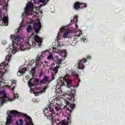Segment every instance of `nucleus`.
<instances>
[{
	"label": "nucleus",
	"mask_w": 125,
	"mask_h": 125,
	"mask_svg": "<svg viewBox=\"0 0 125 125\" xmlns=\"http://www.w3.org/2000/svg\"><path fill=\"white\" fill-rule=\"evenodd\" d=\"M10 39L12 40L13 44L9 46V48L13 54H15L17 52V49L15 47V44L19 50H26L31 48V42L28 38H21L16 35H11Z\"/></svg>",
	"instance_id": "obj_1"
},
{
	"label": "nucleus",
	"mask_w": 125,
	"mask_h": 125,
	"mask_svg": "<svg viewBox=\"0 0 125 125\" xmlns=\"http://www.w3.org/2000/svg\"><path fill=\"white\" fill-rule=\"evenodd\" d=\"M53 106L55 107V110L57 112H60L62 109V104H58L57 102L54 101H52L50 105L47 108H45L43 110L44 113L46 117H47L49 120H52L53 119V115L52 114H54V109L51 107Z\"/></svg>",
	"instance_id": "obj_2"
},
{
	"label": "nucleus",
	"mask_w": 125,
	"mask_h": 125,
	"mask_svg": "<svg viewBox=\"0 0 125 125\" xmlns=\"http://www.w3.org/2000/svg\"><path fill=\"white\" fill-rule=\"evenodd\" d=\"M27 25L28 27L27 32H28V33L31 32V30H32V26H33V29L34 30L35 32L39 33L41 30V27L42 26L39 20H36L34 23H33V22L28 23Z\"/></svg>",
	"instance_id": "obj_3"
},
{
	"label": "nucleus",
	"mask_w": 125,
	"mask_h": 125,
	"mask_svg": "<svg viewBox=\"0 0 125 125\" xmlns=\"http://www.w3.org/2000/svg\"><path fill=\"white\" fill-rule=\"evenodd\" d=\"M70 72L67 71L66 75L63 78V82H65V85L69 87H73V88H75V86L74 85H71V83H72V80H70V77L69 76H78V73L76 72H71V73H69Z\"/></svg>",
	"instance_id": "obj_4"
},
{
	"label": "nucleus",
	"mask_w": 125,
	"mask_h": 125,
	"mask_svg": "<svg viewBox=\"0 0 125 125\" xmlns=\"http://www.w3.org/2000/svg\"><path fill=\"white\" fill-rule=\"evenodd\" d=\"M0 67L1 68L0 69V82L1 80H3L2 76L5 74L6 71L8 70V64L3 62L0 64Z\"/></svg>",
	"instance_id": "obj_5"
},
{
	"label": "nucleus",
	"mask_w": 125,
	"mask_h": 125,
	"mask_svg": "<svg viewBox=\"0 0 125 125\" xmlns=\"http://www.w3.org/2000/svg\"><path fill=\"white\" fill-rule=\"evenodd\" d=\"M33 7H34V4L32 2L28 3L24 10V14L32 15L33 14Z\"/></svg>",
	"instance_id": "obj_6"
},
{
	"label": "nucleus",
	"mask_w": 125,
	"mask_h": 125,
	"mask_svg": "<svg viewBox=\"0 0 125 125\" xmlns=\"http://www.w3.org/2000/svg\"><path fill=\"white\" fill-rule=\"evenodd\" d=\"M0 25L1 26H7L8 22V17L7 14H4L3 15H0Z\"/></svg>",
	"instance_id": "obj_7"
},
{
	"label": "nucleus",
	"mask_w": 125,
	"mask_h": 125,
	"mask_svg": "<svg viewBox=\"0 0 125 125\" xmlns=\"http://www.w3.org/2000/svg\"><path fill=\"white\" fill-rule=\"evenodd\" d=\"M0 94L3 96L2 98H0V104H2L4 101H12V100L7 98L6 97V94H5V91H1L0 92Z\"/></svg>",
	"instance_id": "obj_8"
},
{
	"label": "nucleus",
	"mask_w": 125,
	"mask_h": 125,
	"mask_svg": "<svg viewBox=\"0 0 125 125\" xmlns=\"http://www.w3.org/2000/svg\"><path fill=\"white\" fill-rule=\"evenodd\" d=\"M53 51L57 52V53H61L62 54H63L64 58H65L67 56V53L66 52V50H62L59 49V47H53L52 48Z\"/></svg>",
	"instance_id": "obj_9"
},
{
	"label": "nucleus",
	"mask_w": 125,
	"mask_h": 125,
	"mask_svg": "<svg viewBox=\"0 0 125 125\" xmlns=\"http://www.w3.org/2000/svg\"><path fill=\"white\" fill-rule=\"evenodd\" d=\"M34 37L36 44H37L38 46H41L42 45V38H40L37 35H35Z\"/></svg>",
	"instance_id": "obj_10"
},
{
	"label": "nucleus",
	"mask_w": 125,
	"mask_h": 125,
	"mask_svg": "<svg viewBox=\"0 0 125 125\" xmlns=\"http://www.w3.org/2000/svg\"><path fill=\"white\" fill-rule=\"evenodd\" d=\"M73 90H71L70 92H68V94H64L63 96H65V98H66L67 100H71L72 98H74L75 97V95L73 93H72Z\"/></svg>",
	"instance_id": "obj_11"
},
{
	"label": "nucleus",
	"mask_w": 125,
	"mask_h": 125,
	"mask_svg": "<svg viewBox=\"0 0 125 125\" xmlns=\"http://www.w3.org/2000/svg\"><path fill=\"white\" fill-rule=\"evenodd\" d=\"M84 5V6H85V7H86V4L81 3L79 2H77L75 3L74 8L76 10H79L80 8H83V6H82V5Z\"/></svg>",
	"instance_id": "obj_12"
},
{
	"label": "nucleus",
	"mask_w": 125,
	"mask_h": 125,
	"mask_svg": "<svg viewBox=\"0 0 125 125\" xmlns=\"http://www.w3.org/2000/svg\"><path fill=\"white\" fill-rule=\"evenodd\" d=\"M85 61H86V60L85 59H83V60H79L78 64L76 65L77 68L78 69H83V63H84Z\"/></svg>",
	"instance_id": "obj_13"
},
{
	"label": "nucleus",
	"mask_w": 125,
	"mask_h": 125,
	"mask_svg": "<svg viewBox=\"0 0 125 125\" xmlns=\"http://www.w3.org/2000/svg\"><path fill=\"white\" fill-rule=\"evenodd\" d=\"M75 108V104H71L68 107H67V105L63 106V109H66L67 111H68V114L70 115L71 114V112H72V110Z\"/></svg>",
	"instance_id": "obj_14"
},
{
	"label": "nucleus",
	"mask_w": 125,
	"mask_h": 125,
	"mask_svg": "<svg viewBox=\"0 0 125 125\" xmlns=\"http://www.w3.org/2000/svg\"><path fill=\"white\" fill-rule=\"evenodd\" d=\"M7 87H9L10 90H13L15 86H16V81L13 80L12 82V84L11 85V86L7 85Z\"/></svg>",
	"instance_id": "obj_15"
},
{
	"label": "nucleus",
	"mask_w": 125,
	"mask_h": 125,
	"mask_svg": "<svg viewBox=\"0 0 125 125\" xmlns=\"http://www.w3.org/2000/svg\"><path fill=\"white\" fill-rule=\"evenodd\" d=\"M26 71H27V68L26 67L20 69L18 73V76H21V75H23L24 73L26 72Z\"/></svg>",
	"instance_id": "obj_16"
},
{
	"label": "nucleus",
	"mask_w": 125,
	"mask_h": 125,
	"mask_svg": "<svg viewBox=\"0 0 125 125\" xmlns=\"http://www.w3.org/2000/svg\"><path fill=\"white\" fill-rule=\"evenodd\" d=\"M9 114H11L12 115H15V116H21V115H22V113H19L16 110L10 111Z\"/></svg>",
	"instance_id": "obj_17"
},
{
	"label": "nucleus",
	"mask_w": 125,
	"mask_h": 125,
	"mask_svg": "<svg viewBox=\"0 0 125 125\" xmlns=\"http://www.w3.org/2000/svg\"><path fill=\"white\" fill-rule=\"evenodd\" d=\"M12 121V116L10 114H8V116L6 119V124H10Z\"/></svg>",
	"instance_id": "obj_18"
},
{
	"label": "nucleus",
	"mask_w": 125,
	"mask_h": 125,
	"mask_svg": "<svg viewBox=\"0 0 125 125\" xmlns=\"http://www.w3.org/2000/svg\"><path fill=\"white\" fill-rule=\"evenodd\" d=\"M57 125H68V122L66 120L62 121Z\"/></svg>",
	"instance_id": "obj_19"
},
{
	"label": "nucleus",
	"mask_w": 125,
	"mask_h": 125,
	"mask_svg": "<svg viewBox=\"0 0 125 125\" xmlns=\"http://www.w3.org/2000/svg\"><path fill=\"white\" fill-rule=\"evenodd\" d=\"M41 83H48V78L47 77H45L41 81Z\"/></svg>",
	"instance_id": "obj_20"
},
{
	"label": "nucleus",
	"mask_w": 125,
	"mask_h": 125,
	"mask_svg": "<svg viewBox=\"0 0 125 125\" xmlns=\"http://www.w3.org/2000/svg\"><path fill=\"white\" fill-rule=\"evenodd\" d=\"M83 34V32L80 29H78L75 32V36L76 37H80L81 35Z\"/></svg>",
	"instance_id": "obj_21"
},
{
	"label": "nucleus",
	"mask_w": 125,
	"mask_h": 125,
	"mask_svg": "<svg viewBox=\"0 0 125 125\" xmlns=\"http://www.w3.org/2000/svg\"><path fill=\"white\" fill-rule=\"evenodd\" d=\"M30 92H31V93H33L34 94H35V96H39V95H40V93H41V92H35L34 90H32V89H31Z\"/></svg>",
	"instance_id": "obj_22"
},
{
	"label": "nucleus",
	"mask_w": 125,
	"mask_h": 125,
	"mask_svg": "<svg viewBox=\"0 0 125 125\" xmlns=\"http://www.w3.org/2000/svg\"><path fill=\"white\" fill-rule=\"evenodd\" d=\"M17 125H23V120L22 119H20L19 121H17Z\"/></svg>",
	"instance_id": "obj_23"
},
{
	"label": "nucleus",
	"mask_w": 125,
	"mask_h": 125,
	"mask_svg": "<svg viewBox=\"0 0 125 125\" xmlns=\"http://www.w3.org/2000/svg\"><path fill=\"white\" fill-rule=\"evenodd\" d=\"M23 115L24 116V117H25V118H27V120L29 122V124H32V119L26 114H23Z\"/></svg>",
	"instance_id": "obj_24"
},
{
	"label": "nucleus",
	"mask_w": 125,
	"mask_h": 125,
	"mask_svg": "<svg viewBox=\"0 0 125 125\" xmlns=\"http://www.w3.org/2000/svg\"><path fill=\"white\" fill-rule=\"evenodd\" d=\"M58 69H59V66L54 67V68L53 69V71L54 72L55 74H57V72H58Z\"/></svg>",
	"instance_id": "obj_25"
},
{
	"label": "nucleus",
	"mask_w": 125,
	"mask_h": 125,
	"mask_svg": "<svg viewBox=\"0 0 125 125\" xmlns=\"http://www.w3.org/2000/svg\"><path fill=\"white\" fill-rule=\"evenodd\" d=\"M33 79H30V80L28 82V85L29 86V87H31L32 86H34V85H32V80Z\"/></svg>",
	"instance_id": "obj_26"
},
{
	"label": "nucleus",
	"mask_w": 125,
	"mask_h": 125,
	"mask_svg": "<svg viewBox=\"0 0 125 125\" xmlns=\"http://www.w3.org/2000/svg\"><path fill=\"white\" fill-rule=\"evenodd\" d=\"M11 59V55H8L6 57V60H7L8 62H9Z\"/></svg>",
	"instance_id": "obj_27"
},
{
	"label": "nucleus",
	"mask_w": 125,
	"mask_h": 125,
	"mask_svg": "<svg viewBox=\"0 0 125 125\" xmlns=\"http://www.w3.org/2000/svg\"><path fill=\"white\" fill-rule=\"evenodd\" d=\"M48 60H51V59H53V56H52V54L50 53V55L47 57Z\"/></svg>",
	"instance_id": "obj_28"
},
{
	"label": "nucleus",
	"mask_w": 125,
	"mask_h": 125,
	"mask_svg": "<svg viewBox=\"0 0 125 125\" xmlns=\"http://www.w3.org/2000/svg\"><path fill=\"white\" fill-rule=\"evenodd\" d=\"M77 22L78 21V17L77 16H75L73 19V20H71V22Z\"/></svg>",
	"instance_id": "obj_29"
},
{
	"label": "nucleus",
	"mask_w": 125,
	"mask_h": 125,
	"mask_svg": "<svg viewBox=\"0 0 125 125\" xmlns=\"http://www.w3.org/2000/svg\"><path fill=\"white\" fill-rule=\"evenodd\" d=\"M68 36H69L68 32H66V33H64V34H63L64 39H67V38H68Z\"/></svg>",
	"instance_id": "obj_30"
},
{
	"label": "nucleus",
	"mask_w": 125,
	"mask_h": 125,
	"mask_svg": "<svg viewBox=\"0 0 125 125\" xmlns=\"http://www.w3.org/2000/svg\"><path fill=\"white\" fill-rule=\"evenodd\" d=\"M66 29V27H62L60 29V31L59 32V34L61 33V32H64V30Z\"/></svg>",
	"instance_id": "obj_31"
},
{
	"label": "nucleus",
	"mask_w": 125,
	"mask_h": 125,
	"mask_svg": "<svg viewBox=\"0 0 125 125\" xmlns=\"http://www.w3.org/2000/svg\"><path fill=\"white\" fill-rule=\"evenodd\" d=\"M61 62H62V59H59L57 61V63H58V64H59V65L60 64Z\"/></svg>",
	"instance_id": "obj_32"
},
{
	"label": "nucleus",
	"mask_w": 125,
	"mask_h": 125,
	"mask_svg": "<svg viewBox=\"0 0 125 125\" xmlns=\"http://www.w3.org/2000/svg\"><path fill=\"white\" fill-rule=\"evenodd\" d=\"M45 89H46V88H43L42 91L38 92H41L40 93H39V94H42V93H44L45 92Z\"/></svg>",
	"instance_id": "obj_33"
},
{
	"label": "nucleus",
	"mask_w": 125,
	"mask_h": 125,
	"mask_svg": "<svg viewBox=\"0 0 125 125\" xmlns=\"http://www.w3.org/2000/svg\"><path fill=\"white\" fill-rule=\"evenodd\" d=\"M14 97H15V98H17V97H18V94H15L14 95Z\"/></svg>",
	"instance_id": "obj_34"
},
{
	"label": "nucleus",
	"mask_w": 125,
	"mask_h": 125,
	"mask_svg": "<svg viewBox=\"0 0 125 125\" xmlns=\"http://www.w3.org/2000/svg\"><path fill=\"white\" fill-rule=\"evenodd\" d=\"M45 0H40L39 2L43 3V2H45Z\"/></svg>",
	"instance_id": "obj_35"
},
{
	"label": "nucleus",
	"mask_w": 125,
	"mask_h": 125,
	"mask_svg": "<svg viewBox=\"0 0 125 125\" xmlns=\"http://www.w3.org/2000/svg\"><path fill=\"white\" fill-rule=\"evenodd\" d=\"M39 79H35V82L36 83H39Z\"/></svg>",
	"instance_id": "obj_36"
},
{
	"label": "nucleus",
	"mask_w": 125,
	"mask_h": 125,
	"mask_svg": "<svg viewBox=\"0 0 125 125\" xmlns=\"http://www.w3.org/2000/svg\"><path fill=\"white\" fill-rule=\"evenodd\" d=\"M82 41H83V42H86V39H85V38H83L82 39Z\"/></svg>",
	"instance_id": "obj_37"
},
{
	"label": "nucleus",
	"mask_w": 125,
	"mask_h": 125,
	"mask_svg": "<svg viewBox=\"0 0 125 125\" xmlns=\"http://www.w3.org/2000/svg\"><path fill=\"white\" fill-rule=\"evenodd\" d=\"M22 26V25L21 24H20V27L19 28V30L20 31L21 30V27Z\"/></svg>",
	"instance_id": "obj_38"
},
{
	"label": "nucleus",
	"mask_w": 125,
	"mask_h": 125,
	"mask_svg": "<svg viewBox=\"0 0 125 125\" xmlns=\"http://www.w3.org/2000/svg\"><path fill=\"white\" fill-rule=\"evenodd\" d=\"M71 118V116H70V114H68V120H69V119H70Z\"/></svg>",
	"instance_id": "obj_39"
},
{
	"label": "nucleus",
	"mask_w": 125,
	"mask_h": 125,
	"mask_svg": "<svg viewBox=\"0 0 125 125\" xmlns=\"http://www.w3.org/2000/svg\"><path fill=\"white\" fill-rule=\"evenodd\" d=\"M76 29H78V24H77V23H76Z\"/></svg>",
	"instance_id": "obj_40"
},
{
	"label": "nucleus",
	"mask_w": 125,
	"mask_h": 125,
	"mask_svg": "<svg viewBox=\"0 0 125 125\" xmlns=\"http://www.w3.org/2000/svg\"><path fill=\"white\" fill-rule=\"evenodd\" d=\"M42 6H43V5H40V7H40V8H39V9H40V8H41V7H42Z\"/></svg>",
	"instance_id": "obj_41"
},
{
	"label": "nucleus",
	"mask_w": 125,
	"mask_h": 125,
	"mask_svg": "<svg viewBox=\"0 0 125 125\" xmlns=\"http://www.w3.org/2000/svg\"><path fill=\"white\" fill-rule=\"evenodd\" d=\"M30 73H32V76H33V73H34V71H31Z\"/></svg>",
	"instance_id": "obj_42"
},
{
	"label": "nucleus",
	"mask_w": 125,
	"mask_h": 125,
	"mask_svg": "<svg viewBox=\"0 0 125 125\" xmlns=\"http://www.w3.org/2000/svg\"><path fill=\"white\" fill-rule=\"evenodd\" d=\"M52 80H54V76H52Z\"/></svg>",
	"instance_id": "obj_43"
},
{
	"label": "nucleus",
	"mask_w": 125,
	"mask_h": 125,
	"mask_svg": "<svg viewBox=\"0 0 125 125\" xmlns=\"http://www.w3.org/2000/svg\"><path fill=\"white\" fill-rule=\"evenodd\" d=\"M26 125H30V124L28 122H26Z\"/></svg>",
	"instance_id": "obj_44"
},
{
	"label": "nucleus",
	"mask_w": 125,
	"mask_h": 125,
	"mask_svg": "<svg viewBox=\"0 0 125 125\" xmlns=\"http://www.w3.org/2000/svg\"><path fill=\"white\" fill-rule=\"evenodd\" d=\"M40 14H42V11H40Z\"/></svg>",
	"instance_id": "obj_45"
},
{
	"label": "nucleus",
	"mask_w": 125,
	"mask_h": 125,
	"mask_svg": "<svg viewBox=\"0 0 125 125\" xmlns=\"http://www.w3.org/2000/svg\"><path fill=\"white\" fill-rule=\"evenodd\" d=\"M81 6H83V7H85L84 5H82Z\"/></svg>",
	"instance_id": "obj_46"
},
{
	"label": "nucleus",
	"mask_w": 125,
	"mask_h": 125,
	"mask_svg": "<svg viewBox=\"0 0 125 125\" xmlns=\"http://www.w3.org/2000/svg\"><path fill=\"white\" fill-rule=\"evenodd\" d=\"M33 36H34V34H32L31 36V37H33Z\"/></svg>",
	"instance_id": "obj_47"
},
{
	"label": "nucleus",
	"mask_w": 125,
	"mask_h": 125,
	"mask_svg": "<svg viewBox=\"0 0 125 125\" xmlns=\"http://www.w3.org/2000/svg\"><path fill=\"white\" fill-rule=\"evenodd\" d=\"M39 60V58H38L37 59V61H38Z\"/></svg>",
	"instance_id": "obj_48"
},
{
	"label": "nucleus",
	"mask_w": 125,
	"mask_h": 125,
	"mask_svg": "<svg viewBox=\"0 0 125 125\" xmlns=\"http://www.w3.org/2000/svg\"><path fill=\"white\" fill-rule=\"evenodd\" d=\"M67 105H69V103H67Z\"/></svg>",
	"instance_id": "obj_49"
},
{
	"label": "nucleus",
	"mask_w": 125,
	"mask_h": 125,
	"mask_svg": "<svg viewBox=\"0 0 125 125\" xmlns=\"http://www.w3.org/2000/svg\"><path fill=\"white\" fill-rule=\"evenodd\" d=\"M90 57H91L90 56H89L88 57V58H90Z\"/></svg>",
	"instance_id": "obj_50"
},
{
	"label": "nucleus",
	"mask_w": 125,
	"mask_h": 125,
	"mask_svg": "<svg viewBox=\"0 0 125 125\" xmlns=\"http://www.w3.org/2000/svg\"><path fill=\"white\" fill-rule=\"evenodd\" d=\"M35 8H36V9H38V8H37V7H35Z\"/></svg>",
	"instance_id": "obj_51"
},
{
	"label": "nucleus",
	"mask_w": 125,
	"mask_h": 125,
	"mask_svg": "<svg viewBox=\"0 0 125 125\" xmlns=\"http://www.w3.org/2000/svg\"><path fill=\"white\" fill-rule=\"evenodd\" d=\"M53 45H55V43H53Z\"/></svg>",
	"instance_id": "obj_52"
},
{
	"label": "nucleus",
	"mask_w": 125,
	"mask_h": 125,
	"mask_svg": "<svg viewBox=\"0 0 125 125\" xmlns=\"http://www.w3.org/2000/svg\"><path fill=\"white\" fill-rule=\"evenodd\" d=\"M57 39H58V40H59V39H58V36L57 37Z\"/></svg>",
	"instance_id": "obj_53"
},
{
	"label": "nucleus",
	"mask_w": 125,
	"mask_h": 125,
	"mask_svg": "<svg viewBox=\"0 0 125 125\" xmlns=\"http://www.w3.org/2000/svg\"><path fill=\"white\" fill-rule=\"evenodd\" d=\"M42 53H45L44 52H43Z\"/></svg>",
	"instance_id": "obj_54"
},
{
	"label": "nucleus",
	"mask_w": 125,
	"mask_h": 125,
	"mask_svg": "<svg viewBox=\"0 0 125 125\" xmlns=\"http://www.w3.org/2000/svg\"><path fill=\"white\" fill-rule=\"evenodd\" d=\"M72 38H74L73 37H72Z\"/></svg>",
	"instance_id": "obj_55"
}]
</instances>
